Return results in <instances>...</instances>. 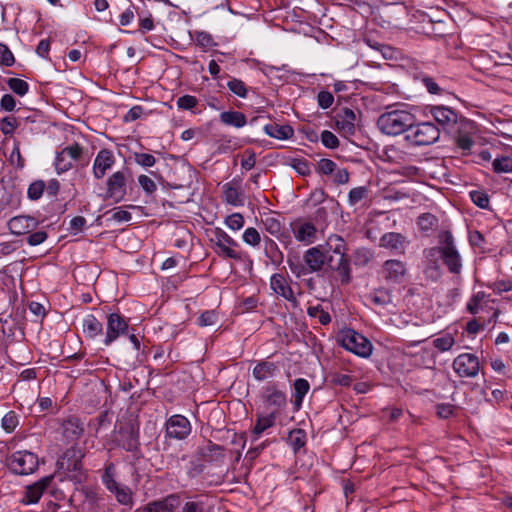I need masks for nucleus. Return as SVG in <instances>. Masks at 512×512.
<instances>
[{"label":"nucleus","instance_id":"obj_1","mask_svg":"<svg viewBox=\"0 0 512 512\" xmlns=\"http://www.w3.org/2000/svg\"><path fill=\"white\" fill-rule=\"evenodd\" d=\"M303 259L309 273L318 272L326 266L330 270L338 272L342 284H348L351 281L350 264L346 256V245L340 236H330L325 249L321 247L308 249Z\"/></svg>","mask_w":512,"mask_h":512},{"label":"nucleus","instance_id":"obj_2","mask_svg":"<svg viewBox=\"0 0 512 512\" xmlns=\"http://www.w3.org/2000/svg\"><path fill=\"white\" fill-rule=\"evenodd\" d=\"M454 142V150L460 156L478 154L481 160H490L491 154L488 149L476 141L477 126L474 121L467 118H461L456 129L451 132Z\"/></svg>","mask_w":512,"mask_h":512},{"label":"nucleus","instance_id":"obj_3","mask_svg":"<svg viewBox=\"0 0 512 512\" xmlns=\"http://www.w3.org/2000/svg\"><path fill=\"white\" fill-rule=\"evenodd\" d=\"M416 123L414 114L406 109H393L382 113L377 120L378 129L390 136L400 135L411 128Z\"/></svg>","mask_w":512,"mask_h":512},{"label":"nucleus","instance_id":"obj_4","mask_svg":"<svg viewBox=\"0 0 512 512\" xmlns=\"http://www.w3.org/2000/svg\"><path fill=\"white\" fill-rule=\"evenodd\" d=\"M83 456L80 449L71 447L67 449L57 461V467L59 470L63 471L68 478L77 483H81L86 479L82 464Z\"/></svg>","mask_w":512,"mask_h":512},{"label":"nucleus","instance_id":"obj_5","mask_svg":"<svg viewBox=\"0 0 512 512\" xmlns=\"http://www.w3.org/2000/svg\"><path fill=\"white\" fill-rule=\"evenodd\" d=\"M338 341L343 348L360 357L367 358L372 353L371 342L353 329L342 331Z\"/></svg>","mask_w":512,"mask_h":512},{"label":"nucleus","instance_id":"obj_6","mask_svg":"<svg viewBox=\"0 0 512 512\" xmlns=\"http://www.w3.org/2000/svg\"><path fill=\"white\" fill-rule=\"evenodd\" d=\"M440 244H443L442 261L444 265L450 273L459 275L462 270V259L450 231H445L440 235Z\"/></svg>","mask_w":512,"mask_h":512},{"label":"nucleus","instance_id":"obj_7","mask_svg":"<svg viewBox=\"0 0 512 512\" xmlns=\"http://www.w3.org/2000/svg\"><path fill=\"white\" fill-rule=\"evenodd\" d=\"M7 466L17 475H29L37 470L39 460L37 455L30 451H16L7 458Z\"/></svg>","mask_w":512,"mask_h":512},{"label":"nucleus","instance_id":"obj_8","mask_svg":"<svg viewBox=\"0 0 512 512\" xmlns=\"http://www.w3.org/2000/svg\"><path fill=\"white\" fill-rule=\"evenodd\" d=\"M410 130L411 132L406 135V140L418 146L433 144L440 137L439 128L431 122L414 124Z\"/></svg>","mask_w":512,"mask_h":512},{"label":"nucleus","instance_id":"obj_9","mask_svg":"<svg viewBox=\"0 0 512 512\" xmlns=\"http://www.w3.org/2000/svg\"><path fill=\"white\" fill-rule=\"evenodd\" d=\"M452 367L459 377L474 378L479 373L480 362L476 355L463 353L454 359Z\"/></svg>","mask_w":512,"mask_h":512},{"label":"nucleus","instance_id":"obj_10","mask_svg":"<svg viewBox=\"0 0 512 512\" xmlns=\"http://www.w3.org/2000/svg\"><path fill=\"white\" fill-rule=\"evenodd\" d=\"M129 179H132L128 169H123L113 173L107 180V194L116 202L121 201L126 194V185Z\"/></svg>","mask_w":512,"mask_h":512},{"label":"nucleus","instance_id":"obj_11","mask_svg":"<svg viewBox=\"0 0 512 512\" xmlns=\"http://www.w3.org/2000/svg\"><path fill=\"white\" fill-rule=\"evenodd\" d=\"M430 113L434 120L442 127L443 131L448 134H451L457 128L462 118L458 117L453 109L442 105L431 107Z\"/></svg>","mask_w":512,"mask_h":512},{"label":"nucleus","instance_id":"obj_12","mask_svg":"<svg viewBox=\"0 0 512 512\" xmlns=\"http://www.w3.org/2000/svg\"><path fill=\"white\" fill-rule=\"evenodd\" d=\"M406 274V264L397 259L386 260L380 269V275L390 284H401Z\"/></svg>","mask_w":512,"mask_h":512},{"label":"nucleus","instance_id":"obj_13","mask_svg":"<svg viewBox=\"0 0 512 512\" xmlns=\"http://www.w3.org/2000/svg\"><path fill=\"white\" fill-rule=\"evenodd\" d=\"M165 428L169 438L183 440L190 435L192 426L185 416L175 414L166 421Z\"/></svg>","mask_w":512,"mask_h":512},{"label":"nucleus","instance_id":"obj_14","mask_svg":"<svg viewBox=\"0 0 512 512\" xmlns=\"http://www.w3.org/2000/svg\"><path fill=\"white\" fill-rule=\"evenodd\" d=\"M211 241L218 248V254L225 256L230 259L239 260L241 255L237 252L234 247L238 246V243L233 240L226 232L221 229H216L213 233Z\"/></svg>","mask_w":512,"mask_h":512},{"label":"nucleus","instance_id":"obj_15","mask_svg":"<svg viewBox=\"0 0 512 512\" xmlns=\"http://www.w3.org/2000/svg\"><path fill=\"white\" fill-rule=\"evenodd\" d=\"M119 445L126 451L136 452L139 450V427L130 422L120 427Z\"/></svg>","mask_w":512,"mask_h":512},{"label":"nucleus","instance_id":"obj_16","mask_svg":"<svg viewBox=\"0 0 512 512\" xmlns=\"http://www.w3.org/2000/svg\"><path fill=\"white\" fill-rule=\"evenodd\" d=\"M128 329V323L118 313H111L107 318V332L104 339L105 345H110L121 334H125Z\"/></svg>","mask_w":512,"mask_h":512},{"label":"nucleus","instance_id":"obj_17","mask_svg":"<svg viewBox=\"0 0 512 512\" xmlns=\"http://www.w3.org/2000/svg\"><path fill=\"white\" fill-rule=\"evenodd\" d=\"M53 478V475L45 476L39 481L28 485L25 489L21 502L24 504L37 503L43 495L44 491L50 486Z\"/></svg>","mask_w":512,"mask_h":512},{"label":"nucleus","instance_id":"obj_18","mask_svg":"<svg viewBox=\"0 0 512 512\" xmlns=\"http://www.w3.org/2000/svg\"><path fill=\"white\" fill-rule=\"evenodd\" d=\"M181 505V498L178 494H170L160 500L149 502L145 507V512H173Z\"/></svg>","mask_w":512,"mask_h":512},{"label":"nucleus","instance_id":"obj_19","mask_svg":"<svg viewBox=\"0 0 512 512\" xmlns=\"http://www.w3.org/2000/svg\"><path fill=\"white\" fill-rule=\"evenodd\" d=\"M356 115L350 108H343L335 117L337 128L345 135H353L355 132Z\"/></svg>","mask_w":512,"mask_h":512},{"label":"nucleus","instance_id":"obj_20","mask_svg":"<svg viewBox=\"0 0 512 512\" xmlns=\"http://www.w3.org/2000/svg\"><path fill=\"white\" fill-rule=\"evenodd\" d=\"M37 226L35 218L31 216H16L9 220L8 228L12 234L23 235L29 233Z\"/></svg>","mask_w":512,"mask_h":512},{"label":"nucleus","instance_id":"obj_21","mask_svg":"<svg viewBox=\"0 0 512 512\" xmlns=\"http://www.w3.org/2000/svg\"><path fill=\"white\" fill-rule=\"evenodd\" d=\"M84 431L83 423L78 417L71 416L62 423V434L67 441L74 442L78 440Z\"/></svg>","mask_w":512,"mask_h":512},{"label":"nucleus","instance_id":"obj_22","mask_svg":"<svg viewBox=\"0 0 512 512\" xmlns=\"http://www.w3.org/2000/svg\"><path fill=\"white\" fill-rule=\"evenodd\" d=\"M406 245V238L400 233L389 232L380 238L381 247L390 249L396 253H403Z\"/></svg>","mask_w":512,"mask_h":512},{"label":"nucleus","instance_id":"obj_23","mask_svg":"<svg viewBox=\"0 0 512 512\" xmlns=\"http://www.w3.org/2000/svg\"><path fill=\"white\" fill-rule=\"evenodd\" d=\"M270 286L272 290L288 301L295 302V296L292 288L288 285L282 274L276 273L271 277Z\"/></svg>","mask_w":512,"mask_h":512},{"label":"nucleus","instance_id":"obj_24","mask_svg":"<svg viewBox=\"0 0 512 512\" xmlns=\"http://www.w3.org/2000/svg\"><path fill=\"white\" fill-rule=\"evenodd\" d=\"M92 155L93 152L89 153L83 144L75 142L58 152L56 160H64L66 157L76 160L78 158H90Z\"/></svg>","mask_w":512,"mask_h":512},{"label":"nucleus","instance_id":"obj_25","mask_svg":"<svg viewBox=\"0 0 512 512\" xmlns=\"http://www.w3.org/2000/svg\"><path fill=\"white\" fill-rule=\"evenodd\" d=\"M223 195L225 201L233 206L244 205V194L240 190L235 180L223 185Z\"/></svg>","mask_w":512,"mask_h":512},{"label":"nucleus","instance_id":"obj_26","mask_svg":"<svg viewBox=\"0 0 512 512\" xmlns=\"http://www.w3.org/2000/svg\"><path fill=\"white\" fill-rule=\"evenodd\" d=\"M263 398L270 406L275 408V412L283 408L287 402L285 393L275 386L265 387Z\"/></svg>","mask_w":512,"mask_h":512},{"label":"nucleus","instance_id":"obj_27","mask_svg":"<svg viewBox=\"0 0 512 512\" xmlns=\"http://www.w3.org/2000/svg\"><path fill=\"white\" fill-rule=\"evenodd\" d=\"M316 228L310 222L295 224L293 227V233L295 238L300 242L307 244L313 243L316 238Z\"/></svg>","mask_w":512,"mask_h":512},{"label":"nucleus","instance_id":"obj_28","mask_svg":"<svg viewBox=\"0 0 512 512\" xmlns=\"http://www.w3.org/2000/svg\"><path fill=\"white\" fill-rule=\"evenodd\" d=\"M393 176L394 182H403L405 179H417L421 176L420 169L413 165H405L400 168H394L389 171Z\"/></svg>","mask_w":512,"mask_h":512},{"label":"nucleus","instance_id":"obj_29","mask_svg":"<svg viewBox=\"0 0 512 512\" xmlns=\"http://www.w3.org/2000/svg\"><path fill=\"white\" fill-rule=\"evenodd\" d=\"M442 249L443 244H441L439 247H432L425 251V257L427 261L430 263V265L426 267L424 272L425 274H428L430 271L435 272V280H438V278L440 277V269L437 261L439 258L442 259Z\"/></svg>","mask_w":512,"mask_h":512},{"label":"nucleus","instance_id":"obj_30","mask_svg":"<svg viewBox=\"0 0 512 512\" xmlns=\"http://www.w3.org/2000/svg\"><path fill=\"white\" fill-rule=\"evenodd\" d=\"M264 131L270 137L285 140L293 136L294 131L290 125H279L277 123H270L264 126Z\"/></svg>","mask_w":512,"mask_h":512},{"label":"nucleus","instance_id":"obj_31","mask_svg":"<svg viewBox=\"0 0 512 512\" xmlns=\"http://www.w3.org/2000/svg\"><path fill=\"white\" fill-rule=\"evenodd\" d=\"M223 451L224 448L220 445L214 444L211 441H208L207 445L200 447L198 449L199 455L205 460V461H217L221 458H223Z\"/></svg>","mask_w":512,"mask_h":512},{"label":"nucleus","instance_id":"obj_32","mask_svg":"<svg viewBox=\"0 0 512 512\" xmlns=\"http://www.w3.org/2000/svg\"><path fill=\"white\" fill-rule=\"evenodd\" d=\"M220 121L235 128H241L246 125V116L239 111H225L220 114Z\"/></svg>","mask_w":512,"mask_h":512},{"label":"nucleus","instance_id":"obj_33","mask_svg":"<svg viewBox=\"0 0 512 512\" xmlns=\"http://www.w3.org/2000/svg\"><path fill=\"white\" fill-rule=\"evenodd\" d=\"M277 369V366L273 362L261 361L253 369V376L263 381L272 377Z\"/></svg>","mask_w":512,"mask_h":512},{"label":"nucleus","instance_id":"obj_34","mask_svg":"<svg viewBox=\"0 0 512 512\" xmlns=\"http://www.w3.org/2000/svg\"><path fill=\"white\" fill-rule=\"evenodd\" d=\"M294 388V405L299 409L302 405L303 399L310 389V384L306 379L298 378L293 383Z\"/></svg>","mask_w":512,"mask_h":512},{"label":"nucleus","instance_id":"obj_35","mask_svg":"<svg viewBox=\"0 0 512 512\" xmlns=\"http://www.w3.org/2000/svg\"><path fill=\"white\" fill-rule=\"evenodd\" d=\"M82 327L83 332L91 338L102 334L103 331L102 323L98 321L94 315H88L86 318H84Z\"/></svg>","mask_w":512,"mask_h":512},{"label":"nucleus","instance_id":"obj_36","mask_svg":"<svg viewBox=\"0 0 512 512\" xmlns=\"http://www.w3.org/2000/svg\"><path fill=\"white\" fill-rule=\"evenodd\" d=\"M265 254L270 259V261L279 265L283 261V253L280 251L278 245L270 238H265Z\"/></svg>","mask_w":512,"mask_h":512},{"label":"nucleus","instance_id":"obj_37","mask_svg":"<svg viewBox=\"0 0 512 512\" xmlns=\"http://www.w3.org/2000/svg\"><path fill=\"white\" fill-rule=\"evenodd\" d=\"M22 117L6 116L0 120V131L4 135H12L22 125Z\"/></svg>","mask_w":512,"mask_h":512},{"label":"nucleus","instance_id":"obj_38","mask_svg":"<svg viewBox=\"0 0 512 512\" xmlns=\"http://www.w3.org/2000/svg\"><path fill=\"white\" fill-rule=\"evenodd\" d=\"M287 441L294 452H297L306 444V433L303 429H294L289 432Z\"/></svg>","mask_w":512,"mask_h":512},{"label":"nucleus","instance_id":"obj_39","mask_svg":"<svg viewBox=\"0 0 512 512\" xmlns=\"http://www.w3.org/2000/svg\"><path fill=\"white\" fill-rule=\"evenodd\" d=\"M276 414L275 411L271 412L267 416H260L257 418L256 424L253 428V434L259 436L266 429L272 427L275 424Z\"/></svg>","mask_w":512,"mask_h":512},{"label":"nucleus","instance_id":"obj_40","mask_svg":"<svg viewBox=\"0 0 512 512\" xmlns=\"http://www.w3.org/2000/svg\"><path fill=\"white\" fill-rule=\"evenodd\" d=\"M115 495L116 500L122 505L132 504V493L129 487L123 485H116V488L109 490Z\"/></svg>","mask_w":512,"mask_h":512},{"label":"nucleus","instance_id":"obj_41","mask_svg":"<svg viewBox=\"0 0 512 512\" xmlns=\"http://www.w3.org/2000/svg\"><path fill=\"white\" fill-rule=\"evenodd\" d=\"M370 300L378 306L388 305L392 301L391 292L385 288L377 289L370 295Z\"/></svg>","mask_w":512,"mask_h":512},{"label":"nucleus","instance_id":"obj_42","mask_svg":"<svg viewBox=\"0 0 512 512\" xmlns=\"http://www.w3.org/2000/svg\"><path fill=\"white\" fill-rule=\"evenodd\" d=\"M228 89L240 98H246L248 94V88L246 84L238 78L231 77L227 82Z\"/></svg>","mask_w":512,"mask_h":512},{"label":"nucleus","instance_id":"obj_43","mask_svg":"<svg viewBox=\"0 0 512 512\" xmlns=\"http://www.w3.org/2000/svg\"><path fill=\"white\" fill-rule=\"evenodd\" d=\"M7 85L15 94L21 97L26 95L29 91V84L19 78H9Z\"/></svg>","mask_w":512,"mask_h":512},{"label":"nucleus","instance_id":"obj_44","mask_svg":"<svg viewBox=\"0 0 512 512\" xmlns=\"http://www.w3.org/2000/svg\"><path fill=\"white\" fill-rule=\"evenodd\" d=\"M115 473H116L115 465L113 463L107 464L105 467V471L102 475V481L108 490H111L112 488H116V485L119 484L115 480Z\"/></svg>","mask_w":512,"mask_h":512},{"label":"nucleus","instance_id":"obj_45","mask_svg":"<svg viewBox=\"0 0 512 512\" xmlns=\"http://www.w3.org/2000/svg\"><path fill=\"white\" fill-rule=\"evenodd\" d=\"M287 263L289 268L296 277H302L309 273L308 267L305 264H302L301 261L297 257H288Z\"/></svg>","mask_w":512,"mask_h":512},{"label":"nucleus","instance_id":"obj_46","mask_svg":"<svg viewBox=\"0 0 512 512\" xmlns=\"http://www.w3.org/2000/svg\"><path fill=\"white\" fill-rule=\"evenodd\" d=\"M472 202L482 209L489 208V196L485 191L473 190L470 193Z\"/></svg>","mask_w":512,"mask_h":512},{"label":"nucleus","instance_id":"obj_47","mask_svg":"<svg viewBox=\"0 0 512 512\" xmlns=\"http://www.w3.org/2000/svg\"><path fill=\"white\" fill-rule=\"evenodd\" d=\"M373 254L367 248H359L355 251L353 262L356 266H366L372 259Z\"/></svg>","mask_w":512,"mask_h":512},{"label":"nucleus","instance_id":"obj_48","mask_svg":"<svg viewBox=\"0 0 512 512\" xmlns=\"http://www.w3.org/2000/svg\"><path fill=\"white\" fill-rule=\"evenodd\" d=\"M368 196V189L364 186L356 187L350 190L348 195L349 204L356 205Z\"/></svg>","mask_w":512,"mask_h":512},{"label":"nucleus","instance_id":"obj_49","mask_svg":"<svg viewBox=\"0 0 512 512\" xmlns=\"http://www.w3.org/2000/svg\"><path fill=\"white\" fill-rule=\"evenodd\" d=\"M486 297L485 292L479 291L473 295V297L469 300L467 304V310L469 313L475 315L479 312L481 303Z\"/></svg>","mask_w":512,"mask_h":512},{"label":"nucleus","instance_id":"obj_50","mask_svg":"<svg viewBox=\"0 0 512 512\" xmlns=\"http://www.w3.org/2000/svg\"><path fill=\"white\" fill-rule=\"evenodd\" d=\"M15 63V57L6 44L0 43V65L11 67Z\"/></svg>","mask_w":512,"mask_h":512},{"label":"nucleus","instance_id":"obj_51","mask_svg":"<svg viewBox=\"0 0 512 512\" xmlns=\"http://www.w3.org/2000/svg\"><path fill=\"white\" fill-rule=\"evenodd\" d=\"M265 230L273 236H279L281 234V223L274 217H266L262 220Z\"/></svg>","mask_w":512,"mask_h":512},{"label":"nucleus","instance_id":"obj_52","mask_svg":"<svg viewBox=\"0 0 512 512\" xmlns=\"http://www.w3.org/2000/svg\"><path fill=\"white\" fill-rule=\"evenodd\" d=\"M437 218L430 213H423L418 217L417 224L421 230H429L437 224Z\"/></svg>","mask_w":512,"mask_h":512},{"label":"nucleus","instance_id":"obj_53","mask_svg":"<svg viewBox=\"0 0 512 512\" xmlns=\"http://www.w3.org/2000/svg\"><path fill=\"white\" fill-rule=\"evenodd\" d=\"M454 338L450 334H446L442 337L436 338L433 341L434 347L440 351H448L454 345Z\"/></svg>","mask_w":512,"mask_h":512},{"label":"nucleus","instance_id":"obj_54","mask_svg":"<svg viewBox=\"0 0 512 512\" xmlns=\"http://www.w3.org/2000/svg\"><path fill=\"white\" fill-rule=\"evenodd\" d=\"M17 425H18V417L15 414V412H13V411L8 412L2 418V427L8 433L14 431V429L17 427Z\"/></svg>","mask_w":512,"mask_h":512},{"label":"nucleus","instance_id":"obj_55","mask_svg":"<svg viewBox=\"0 0 512 512\" xmlns=\"http://www.w3.org/2000/svg\"><path fill=\"white\" fill-rule=\"evenodd\" d=\"M198 104V100L192 95H183L177 99V107L183 110H192Z\"/></svg>","mask_w":512,"mask_h":512},{"label":"nucleus","instance_id":"obj_56","mask_svg":"<svg viewBox=\"0 0 512 512\" xmlns=\"http://www.w3.org/2000/svg\"><path fill=\"white\" fill-rule=\"evenodd\" d=\"M334 103V96L331 92L323 90L317 94V104L322 109H328Z\"/></svg>","mask_w":512,"mask_h":512},{"label":"nucleus","instance_id":"obj_57","mask_svg":"<svg viewBox=\"0 0 512 512\" xmlns=\"http://www.w3.org/2000/svg\"><path fill=\"white\" fill-rule=\"evenodd\" d=\"M243 241L249 245L257 246L261 241V237L255 228L249 227L243 233Z\"/></svg>","mask_w":512,"mask_h":512},{"label":"nucleus","instance_id":"obj_58","mask_svg":"<svg viewBox=\"0 0 512 512\" xmlns=\"http://www.w3.org/2000/svg\"><path fill=\"white\" fill-rule=\"evenodd\" d=\"M45 184L43 181L38 180L30 184L27 194L31 200H37L43 194Z\"/></svg>","mask_w":512,"mask_h":512},{"label":"nucleus","instance_id":"obj_59","mask_svg":"<svg viewBox=\"0 0 512 512\" xmlns=\"http://www.w3.org/2000/svg\"><path fill=\"white\" fill-rule=\"evenodd\" d=\"M196 43L204 49L210 48L215 45L213 37L205 31L196 32Z\"/></svg>","mask_w":512,"mask_h":512},{"label":"nucleus","instance_id":"obj_60","mask_svg":"<svg viewBox=\"0 0 512 512\" xmlns=\"http://www.w3.org/2000/svg\"><path fill=\"white\" fill-rule=\"evenodd\" d=\"M321 141L325 147L330 148V149L336 148L339 144V140L336 137V135L328 130L322 131Z\"/></svg>","mask_w":512,"mask_h":512},{"label":"nucleus","instance_id":"obj_61","mask_svg":"<svg viewBox=\"0 0 512 512\" xmlns=\"http://www.w3.org/2000/svg\"><path fill=\"white\" fill-rule=\"evenodd\" d=\"M217 322V314L215 311H205L198 318V324L201 327L212 326Z\"/></svg>","mask_w":512,"mask_h":512},{"label":"nucleus","instance_id":"obj_62","mask_svg":"<svg viewBox=\"0 0 512 512\" xmlns=\"http://www.w3.org/2000/svg\"><path fill=\"white\" fill-rule=\"evenodd\" d=\"M226 224L233 230H239L244 225V218L240 213H234L226 218Z\"/></svg>","mask_w":512,"mask_h":512},{"label":"nucleus","instance_id":"obj_63","mask_svg":"<svg viewBox=\"0 0 512 512\" xmlns=\"http://www.w3.org/2000/svg\"><path fill=\"white\" fill-rule=\"evenodd\" d=\"M352 377L347 374L333 373L331 374V383L343 387H348L352 383Z\"/></svg>","mask_w":512,"mask_h":512},{"label":"nucleus","instance_id":"obj_64","mask_svg":"<svg viewBox=\"0 0 512 512\" xmlns=\"http://www.w3.org/2000/svg\"><path fill=\"white\" fill-rule=\"evenodd\" d=\"M204 503L202 501H187L178 512H204Z\"/></svg>","mask_w":512,"mask_h":512}]
</instances>
